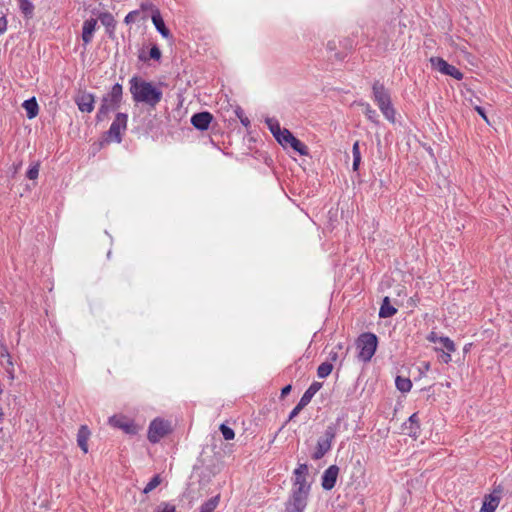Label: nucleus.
Listing matches in <instances>:
<instances>
[{
	"mask_svg": "<svg viewBox=\"0 0 512 512\" xmlns=\"http://www.w3.org/2000/svg\"><path fill=\"white\" fill-rule=\"evenodd\" d=\"M129 83L130 93L132 94V98L135 102L145 103L154 108L162 100V91L155 87L151 82H147L134 76L130 79Z\"/></svg>",
	"mask_w": 512,
	"mask_h": 512,
	"instance_id": "f257e3e1",
	"label": "nucleus"
},
{
	"mask_svg": "<svg viewBox=\"0 0 512 512\" xmlns=\"http://www.w3.org/2000/svg\"><path fill=\"white\" fill-rule=\"evenodd\" d=\"M122 95V85L119 83L113 85L110 92L102 98V103L96 115L97 121L105 120L110 112L119 108L122 100Z\"/></svg>",
	"mask_w": 512,
	"mask_h": 512,
	"instance_id": "f03ea898",
	"label": "nucleus"
},
{
	"mask_svg": "<svg viewBox=\"0 0 512 512\" xmlns=\"http://www.w3.org/2000/svg\"><path fill=\"white\" fill-rule=\"evenodd\" d=\"M373 99L375 103L378 105L380 111L384 115V117L390 121H395V109L391 103V97L387 89L384 87L382 83L379 81L374 82L372 86Z\"/></svg>",
	"mask_w": 512,
	"mask_h": 512,
	"instance_id": "7ed1b4c3",
	"label": "nucleus"
},
{
	"mask_svg": "<svg viewBox=\"0 0 512 512\" xmlns=\"http://www.w3.org/2000/svg\"><path fill=\"white\" fill-rule=\"evenodd\" d=\"M377 344L378 340L375 334L369 332L361 334L356 341L358 359L363 362L370 361L375 354Z\"/></svg>",
	"mask_w": 512,
	"mask_h": 512,
	"instance_id": "20e7f679",
	"label": "nucleus"
},
{
	"mask_svg": "<svg viewBox=\"0 0 512 512\" xmlns=\"http://www.w3.org/2000/svg\"><path fill=\"white\" fill-rule=\"evenodd\" d=\"M310 490L291 489V494L286 502V512H304L309 498Z\"/></svg>",
	"mask_w": 512,
	"mask_h": 512,
	"instance_id": "39448f33",
	"label": "nucleus"
},
{
	"mask_svg": "<svg viewBox=\"0 0 512 512\" xmlns=\"http://www.w3.org/2000/svg\"><path fill=\"white\" fill-rule=\"evenodd\" d=\"M336 436V429L330 425L326 428L325 432L317 441L316 449L312 455L314 460H319L331 449L332 442Z\"/></svg>",
	"mask_w": 512,
	"mask_h": 512,
	"instance_id": "423d86ee",
	"label": "nucleus"
},
{
	"mask_svg": "<svg viewBox=\"0 0 512 512\" xmlns=\"http://www.w3.org/2000/svg\"><path fill=\"white\" fill-rule=\"evenodd\" d=\"M277 142L283 146L291 147L293 150L298 152L300 155L307 156L308 155V147L297 139L288 129L283 128L282 133L279 134V137L276 139Z\"/></svg>",
	"mask_w": 512,
	"mask_h": 512,
	"instance_id": "0eeeda50",
	"label": "nucleus"
},
{
	"mask_svg": "<svg viewBox=\"0 0 512 512\" xmlns=\"http://www.w3.org/2000/svg\"><path fill=\"white\" fill-rule=\"evenodd\" d=\"M170 432V424L162 419H154L148 429V439L151 443H157Z\"/></svg>",
	"mask_w": 512,
	"mask_h": 512,
	"instance_id": "6e6552de",
	"label": "nucleus"
},
{
	"mask_svg": "<svg viewBox=\"0 0 512 512\" xmlns=\"http://www.w3.org/2000/svg\"><path fill=\"white\" fill-rule=\"evenodd\" d=\"M128 116L124 113H118L112 122L109 130L108 136L111 140H114L117 143L122 141V133L126 130L127 127Z\"/></svg>",
	"mask_w": 512,
	"mask_h": 512,
	"instance_id": "1a4fd4ad",
	"label": "nucleus"
},
{
	"mask_svg": "<svg viewBox=\"0 0 512 512\" xmlns=\"http://www.w3.org/2000/svg\"><path fill=\"white\" fill-rule=\"evenodd\" d=\"M431 65L441 72L444 75H449L456 80H461L463 78L462 72L457 69L455 66L447 63L443 58L440 57H432L430 59Z\"/></svg>",
	"mask_w": 512,
	"mask_h": 512,
	"instance_id": "9d476101",
	"label": "nucleus"
},
{
	"mask_svg": "<svg viewBox=\"0 0 512 512\" xmlns=\"http://www.w3.org/2000/svg\"><path fill=\"white\" fill-rule=\"evenodd\" d=\"M307 475V464H299L293 472L292 489L310 490L311 485L307 481Z\"/></svg>",
	"mask_w": 512,
	"mask_h": 512,
	"instance_id": "9b49d317",
	"label": "nucleus"
},
{
	"mask_svg": "<svg viewBox=\"0 0 512 512\" xmlns=\"http://www.w3.org/2000/svg\"><path fill=\"white\" fill-rule=\"evenodd\" d=\"M502 489L495 488L490 494L485 495L479 512H495L501 501Z\"/></svg>",
	"mask_w": 512,
	"mask_h": 512,
	"instance_id": "f8f14e48",
	"label": "nucleus"
},
{
	"mask_svg": "<svg viewBox=\"0 0 512 512\" xmlns=\"http://www.w3.org/2000/svg\"><path fill=\"white\" fill-rule=\"evenodd\" d=\"M339 471L340 469L337 465H331L323 472L321 486L324 490L330 491L335 487Z\"/></svg>",
	"mask_w": 512,
	"mask_h": 512,
	"instance_id": "ddd939ff",
	"label": "nucleus"
},
{
	"mask_svg": "<svg viewBox=\"0 0 512 512\" xmlns=\"http://www.w3.org/2000/svg\"><path fill=\"white\" fill-rule=\"evenodd\" d=\"M109 424L113 427L122 429L127 434H136L137 426L130 419L124 416H112L109 418Z\"/></svg>",
	"mask_w": 512,
	"mask_h": 512,
	"instance_id": "4468645a",
	"label": "nucleus"
},
{
	"mask_svg": "<svg viewBox=\"0 0 512 512\" xmlns=\"http://www.w3.org/2000/svg\"><path fill=\"white\" fill-rule=\"evenodd\" d=\"M213 116L209 112L196 113L191 117V124L198 130H207L212 122Z\"/></svg>",
	"mask_w": 512,
	"mask_h": 512,
	"instance_id": "2eb2a0df",
	"label": "nucleus"
},
{
	"mask_svg": "<svg viewBox=\"0 0 512 512\" xmlns=\"http://www.w3.org/2000/svg\"><path fill=\"white\" fill-rule=\"evenodd\" d=\"M94 95L84 92L76 98V104L81 112L90 113L94 109Z\"/></svg>",
	"mask_w": 512,
	"mask_h": 512,
	"instance_id": "dca6fc26",
	"label": "nucleus"
},
{
	"mask_svg": "<svg viewBox=\"0 0 512 512\" xmlns=\"http://www.w3.org/2000/svg\"><path fill=\"white\" fill-rule=\"evenodd\" d=\"M97 27V19L90 18L83 23L82 27V40L85 45L91 43L94 32Z\"/></svg>",
	"mask_w": 512,
	"mask_h": 512,
	"instance_id": "f3484780",
	"label": "nucleus"
},
{
	"mask_svg": "<svg viewBox=\"0 0 512 512\" xmlns=\"http://www.w3.org/2000/svg\"><path fill=\"white\" fill-rule=\"evenodd\" d=\"M152 22L157 31L164 37L169 38L171 36L169 29L165 26L164 20L159 12L155 10L152 13Z\"/></svg>",
	"mask_w": 512,
	"mask_h": 512,
	"instance_id": "a211bd4d",
	"label": "nucleus"
},
{
	"mask_svg": "<svg viewBox=\"0 0 512 512\" xmlns=\"http://www.w3.org/2000/svg\"><path fill=\"white\" fill-rule=\"evenodd\" d=\"M91 432L86 425H82L77 433V444L80 449L84 452H88V440L90 438Z\"/></svg>",
	"mask_w": 512,
	"mask_h": 512,
	"instance_id": "6ab92c4d",
	"label": "nucleus"
},
{
	"mask_svg": "<svg viewBox=\"0 0 512 512\" xmlns=\"http://www.w3.org/2000/svg\"><path fill=\"white\" fill-rule=\"evenodd\" d=\"M322 388V383L320 382H313L309 387L308 389L304 392V394L302 395L301 399L299 402H301V404L307 406L311 399L313 398V396Z\"/></svg>",
	"mask_w": 512,
	"mask_h": 512,
	"instance_id": "aec40b11",
	"label": "nucleus"
},
{
	"mask_svg": "<svg viewBox=\"0 0 512 512\" xmlns=\"http://www.w3.org/2000/svg\"><path fill=\"white\" fill-rule=\"evenodd\" d=\"M100 22L103 26H105L107 32L111 35L113 34L116 26V21L113 15L109 12L100 13L98 16Z\"/></svg>",
	"mask_w": 512,
	"mask_h": 512,
	"instance_id": "412c9836",
	"label": "nucleus"
},
{
	"mask_svg": "<svg viewBox=\"0 0 512 512\" xmlns=\"http://www.w3.org/2000/svg\"><path fill=\"white\" fill-rule=\"evenodd\" d=\"M23 108L25 109L26 111V114H27V117L29 119H33L37 116L38 114V111H39V107H38V104H37V101L34 97L28 99V100H25L23 102Z\"/></svg>",
	"mask_w": 512,
	"mask_h": 512,
	"instance_id": "4be33fe9",
	"label": "nucleus"
},
{
	"mask_svg": "<svg viewBox=\"0 0 512 512\" xmlns=\"http://www.w3.org/2000/svg\"><path fill=\"white\" fill-rule=\"evenodd\" d=\"M397 312V309L390 305L389 297H385L383 299V303L379 310V317L381 318H388L395 315Z\"/></svg>",
	"mask_w": 512,
	"mask_h": 512,
	"instance_id": "5701e85b",
	"label": "nucleus"
},
{
	"mask_svg": "<svg viewBox=\"0 0 512 512\" xmlns=\"http://www.w3.org/2000/svg\"><path fill=\"white\" fill-rule=\"evenodd\" d=\"M409 427L407 426V423H405V429L408 430V434L412 437H417L419 433V425H418V416L416 413L412 414L409 419Z\"/></svg>",
	"mask_w": 512,
	"mask_h": 512,
	"instance_id": "b1692460",
	"label": "nucleus"
},
{
	"mask_svg": "<svg viewBox=\"0 0 512 512\" xmlns=\"http://www.w3.org/2000/svg\"><path fill=\"white\" fill-rule=\"evenodd\" d=\"M359 105L363 108L362 111L369 121L378 123V114L368 103L360 102Z\"/></svg>",
	"mask_w": 512,
	"mask_h": 512,
	"instance_id": "393cba45",
	"label": "nucleus"
},
{
	"mask_svg": "<svg viewBox=\"0 0 512 512\" xmlns=\"http://www.w3.org/2000/svg\"><path fill=\"white\" fill-rule=\"evenodd\" d=\"M397 389L403 393L409 392L412 388V382L409 378L397 376L395 379Z\"/></svg>",
	"mask_w": 512,
	"mask_h": 512,
	"instance_id": "a878e982",
	"label": "nucleus"
},
{
	"mask_svg": "<svg viewBox=\"0 0 512 512\" xmlns=\"http://www.w3.org/2000/svg\"><path fill=\"white\" fill-rule=\"evenodd\" d=\"M266 124H267L270 132L275 137V139H277L279 137V134L282 133V131H283V129L280 127L278 120H276L274 118H267Z\"/></svg>",
	"mask_w": 512,
	"mask_h": 512,
	"instance_id": "bb28decb",
	"label": "nucleus"
},
{
	"mask_svg": "<svg viewBox=\"0 0 512 512\" xmlns=\"http://www.w3.org/2000/svg\"><path fill=\"white\" fill-rule=\"evenodd\" d=\"M219 503V496H215L207 500L200 507V512H213Z\"/></svg>",
	"mask_w": 512,
	"mask_h": 512,
	"instance_id": "cd10ccee",
	"label": "nucleus"
},
{
	"mask_svg": "<svg viewBox=\"0 0 512 512\" xmlns=\"http://www.w3.org/2000/svg\"><path fill=\"white\" fill-rule=\"evenodd\" d=\"M333 370V364L331 362H323L317 368V376L319 378H326L330 375Z\"/></svg>",
	"mask_w": 512,
	"mask_h": 512,
	"instance_id": "c85d7f7f",
	"label": "nucleus"
},
{
	"mask_svg": "<svg viewBox=\"0 0 512 512\" xmlns=\"http://www.w3.org/2000/svg\"><path fill=\"white\" fill-rule=\"evenodd\" d=\"M19 7L22 13L25 15V17H32L34 5L29 0H19Z\"/></svg>",
	"mask_w": 512,
	"mask_h": 512,
	"instance_id": "c756f323",
	"label": "nucleus"
},
{
	"mask_svg": "<svg viewBox=\"0 0 512 512\" xmlns=\"http://www.w3.org/2000/svg\"><path fill=\"white\" fill-rule=\"evenodd\" d=\"M352 154H353V170L356 171V170H358V167H359V164L361 161V153H360L358 141H356L353 144Z\"/></svg>",
	"mask_w": 512,
	"mask_h": 512,
	"instance_id": "7c9ffc66",
	"label": "nucleus"
},
{
	"mask_svg": "<svg viewBox=\"0 0 512 512\" xmlns=\"http://www.w3.org/2000/svg\"><path fill=\"white\" fill-rule=\"evenodd\" d=\"M161 483V478L159 475H155L145 486L143 489V493L147 494L154 490Z\"/></svg>",
	"mask_w": 512,
	"mask_h": 512,
	"instance_id": "2f4dec72",
	"label": "nucleus"
},
{
	"mask_svg": "<svg viewBox=\"0 0 512 512\" xmlns=\"http://www.w3.org/2000/svg\"><path fill=\"white\" fill-rule=\"evenodd\" d=\"M439 343L449 352H454L456 350L455 343L449 337L439 338Z\"/></svg>",
	"mask_w": 512,
	"mask_h": 512,
	"instance_id": "473e14b6",
	"label": "nucleus"
},
{
	"mask_svg": "<svg viewBox=\"0 0 512 512\" xmlns=\"http://www.w3.org/2000/svg\"><path fill=\"white\" fill-rule=\"evenodd\" d=\"M220 431H221V433L223 435V438L225 440H232L235 437L234 430L232 428L228 427L225 424H221L220 425Z\"/></svg>",
	"mask_w": 512,
	"mask_h": 512,
	"instance_id": "72a5a7b5",
	"label": "nucleus"
},
{
	"mask_svg": "<svg viewBox=\"0 0 512 512\" xmlns=\"http://www.w3.org/2000/svg\"><path fill=\"white\" fill-rule=\"evenodd\" d=\"M27 177L30 179V180H35L37 179L38 175H39V164L36 163L34 165H32L28 171H27Z\"/></svg>",
	"mask_w": 512,
	"mask_h": 512,
	"instance_id": "f704fd0d",
	"label": "nucleus"
},
{
	"mask_svg": "<svg viewBox=\"0 0 512 512\" xmlns=\"http://www.w3.org/2000/svg\"><path fill=\"white\" fill-rule=\"evenodd\" d=\"M155 512H176V508L172 504L162 503Z\"/></svg>",
	"mask_w": 512,
	"mask_h": 512,
	"instance_id": "c9c22d12",
	"label": "nucleus"
},
{
	"mask_svg": "<svg viewBox=\"0 0 512 512\" xmlns=\"http://www.w3.org/2000/svg\"><path fill=\"white\" fill-rule=\"evenodd\" d=\"M149 56L154 60H159L161 58L160 49L156 45L152 46L149 51Z\"/></svg>",
	"mask_w": 512,
	"mask_h": 512,
	"instance_id": "e433bc0d",
	"label": "nucleus"
},
{
	"mask_svg": "<svg viewBox=\"0 0 512 512\" xmlns=\"http://www.w3.org/2000/svg\"><path fill=\"white\" fill-rule=\"evenodd\" d=\"M304 407L305 405L301 404V402H298V404L290 412L289 420H292L294 417H296Z\"/></svg>",
	"mask_w": 512,
	"mask_h": 512,
	"instance_id": "4c0bfd02",
	"label": "nucleus"
},
{
	"mask_svg": "<svg viewBox=\"0 0 512 512\" xmlns=\"http://www.w3.org/2000/svg\"><path fill=\"white\" fill-rule=\"evenodd\" d=\"M138 15V11H131L129 12L125 17V23L130 24L133 23L136 20V17Z\"/></svg>",
	"mask_w": 512,
	"mask_h": 512,
	"instance_id": "58836bf2",
	"label": "nucleus"
},
{
	"mask_svg": "<svg viewBox=\"0 0 512 512\" xmlns=\"http://www.w3.org/2000/svg\"><path fill=\"white\" fill-rule=\"evenodd\" d=\"M440 360L443 363H446V364L449 363L452 360L451 352H449V351L444 352L443 350H441Z\"/></svg>",
	"mask_w": 512,
	"mask_h": 512,
	"instance_id": "ea45409f",
	"label": "nucleus"
},
{
	"mask_svg": "<svg viewBox=\"0 0 512 512\" xmlns=\"http://www.w3.org/2000/svg\"><path fill=\"white\" fill-rule=\"evenodd\" d=\"M7 30V19L4 15L0 16V35L5 33Z\"/></svg>",
	"mask_w": 512,
	"mask_h": 512,
	"instance_id": "a19ab883",
	"label": "nucleus"
},
{
	"mask_svg": "<svg viewBox=\"0 0 512 512\" xmlns=\"http://www.w3.org/2000/svg\"><path fill=\"white\" fill-rule=\"evenodd\" d=\"M237 113V116L239 117L240 119V122L245 126V127H248L250 125V120L246 117V116H243V112L240 110V111H236Z\"/></svg>",
	"mask_w": 512,
	"mask_h": 512,
	"instance_id": "79ce46f5",
	"label": "nucleus"
},
{
	"mask_svg": "<svg viewBox=\"0 0 512 512\" xmlns=\"http://www.w3.org/2000/svg\"><path fill=\"white\" fill-rule=\"evenodd\" d=\"M337 360H338V351L333 349L329 353L327 362H331L333 364V362H336Z\"/></svg>",
	"mask_w": 512,
	"mask_h": 512,
	"instance_id": "37998d69",
	"label": "nucleus"
},
{
	"mask_svg": "<svg viewBox=\"0 0 512 512\" xmlns=\"http://www.w3.org/2000/svg\"><path fill=\"white\" fill-rule=\"evenodd\" d=\"M475 110H476V111H477V113H478V114H479V115L484 119V121H485L486 123H489L488 117H487V115H486V113H485V111H484V109H483L482 107H480V106H476V107H475Z\"/></svg>",
	"mask_w": 512,
	"mask_h": 512,
	"instance_id": "c03bdc74",
	"label": "nucleus"
},
{
	"mask_svg": "<svg viewBox=\"0 0 512 512\" xmlns=\"http://www.w3.org/2000/svg\"><path fill=\"white\" fill-rule=\"evenodd\" d=\"M442 336H438L435 332H431L428 336V340L433 343H439V338Z\"/></svg>",
	"mask_w": 512,
	"mask_h": 512,
	"instance_id": "a18cd8bd",
	"label": "nucleus"
},
{
	"mask_svg": "<svg viewBox=\"0 0 512 512\" xmlns=\"http://www.w3.org/2000/svg\"><path fill=\"white\" fill-rule=\"evenodd\" d=\"M290 391H291V385H286L281 390V396L284 397V396L288 395L290 393Z\"/></svg>",
	"mask_w": 512,
	"mask_h": 512,
	"instance_id": "49530a36",
	"label": "nucleus"
},
{
	"mask_svg": "<svg viewBox=\"0 0 512 512\" xmlns=\"http://www.w3.org/2000/svg\"><path fill=\"white\" fill-rule=\"evenodd\" d=\"M327 48L330 50H334L336 48V44L334 41H329L327 44Z\"/></svg>",
	"mask_w": 512,
	"mask_h": 512,
	"instance_id": "de8ad7c7",
	"label": "nucleus"
},
{
	"mask_svg": "<svg viewBox=\"0 0 512 512\" xmlns=\"http://www.w3.org/2000/svg\"><path fill=\"white\" fill-rule=\"evenodd\" d=\"M472 344L471 343H468L464 346L463 348V352L464 353H468L470 351V348H471Z\"/></svg>",
	"mask_w": 512,
	"mask_h": 512,
	"instance_id": "09e8293b",
	"label": "nucleus"
},
{
	"mask_svg": "<svg viewBox=\"0 0 512 512\" xmlns=\"http://www.w3.org/2000/svg\"><path fill=\"white\" fill-rule=\"evenodd\" d=\"M422 367L425 371H428L430 369V364L428 362H423Z\"/></svg>",
	"mask_w": 512,
	"mask_h": 512,
	"instance_id": "8fccbe9b",
	"label": "nucleus"
},
{
	"mask_svg": "<svg viewBox=\"0 0 512 512\" xmlns=\"http://www.w3.org/2000/svg\"><path fill=\"white\" fill-rule=\"evenodd\" d=\"M7 356H8V363H9V365H12V362H11V360H10V355H9V354H7Z\"/></svg>",
	"mask_w": 512,
	"mask_h": 512,
	"instance_id": "3c124183",
	"label": "nucleus"
}]
</instances>
